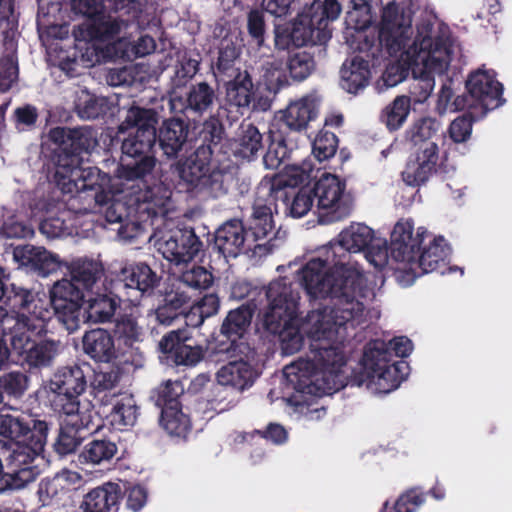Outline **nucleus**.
Returning a JSON list of instances; mask_svg holds the SVG:
<instances>
[{"mask_svg":"<svg viewBox=\"0 0 512 512\" xmlns=\"http://www.w3.org/2000/svg\"><path fill=\"white\" fill-rule=\"evenodd\" d=\"M183 393L179 381L167 380L156 389V404L162 409L165 407H179L178 397Z\"/></svg>","mask_w":512,"mask_h":512,"instance_id":"13d9d810","label":"nucleus"},{"mask_svg":"<svg viewBox=\"0 0 512 512\" xmlns=\"http://www.w3.org/2000/svg\"><path fill=\"white\" fill-rule=\"evenodd\" d=\"M452 85L453 83L451 80H446L437 93L435 109L440 115H443L448 111H456L462 108L458 98L452 101L454 97V89Z\"/></svg>","mask_w":512,"mask_h":512,"instance_id":"69168bd1","label":"nucleus"},{"mask_svg":"<svg viewBox=\"0 0 512 512\" xmlns=\"http://www.w3.org/2000/svg\"><path fill=\"white\" fill-rule=\"evenodd\" d=\"M71 279L85 294L100 290L103 268L100 262L91 259H77L69 266Z\"/></svg>","mask_w":512,"mask_h":512,"instance_id":"c756f323","label":"nucleus"},{"mask_svg":"<svg viewBox=\"0 0 512 512\" xmlns=\"http://www.w3.org/2000/svg\"><path fill=\"white\" fill-rule=\"evenodd\" d=\"M31 422H33L32 428L27 417L20 414L6 413L2 410L0 411V435L14 440V448H18L20 445L33 448L38 435L43 436L41 445V457L43 458L42 453L46 444L48 425L41 420H31Z\"/></svg>","mask_w":512,"mask_h":512,"instance_id":"aec40b11","label":"nucleus"},{"mask_svg":"<svg viewBox=\"0 0 512 512\" xmlns=\"http://www.w3.org/2000/svg\"><path fill=\"white\" fill-rule=\"evenodd\" d=\"M336 148V136L328 131H320L312 143V154L321 162L334 156Z\"/></svg>","mask_w":512,"mask_h":512,"instance_id":"4d7b16f0","label":"nucleus"},{"mask_svg":"<svg viewBox=\"0 0 512 512\" xmlns=\"http://www.w3.org/2000/svg\"><path fill=\"white\" fill-rule=\"evenodd\" d=\"M214 89L205 82L193 85L186 94L185 100L171 98V106L174 110H190L197 114L207 112L215 101Z\"/></svg>","mask_w":512,"mask_h":512,"instance_id":"7c9ffc66","label":"nucleus"},{"mask_svg":"<svg viewBox=\"0 0 512 512\" xmlns=\"http://www.w3.org/2000/svg\"><path fill=\"white\" fill-rule=\"evenodd\" d=\"M119 382L118 375L115 372L96 373L92 381V389L95 397L100 400L103 406L107 405V393L116 388Z\"/></svg>","mask_w":512,"mask_h":512,"instance_id":"680f3d73","label":"nucleus"},{"mask_svg":"<svg viewBox=\"0 0 512 512\" xmlns=\"http://www.w3.org/2000/svg\"><path fill=\"white\" fill-rule=\"evenodd\" d=\"M364 256L367 262L375 269H384L390 263L387 241L384 238L376 236L372 243L365 249Z\"/></svg>","mask_w":512,"mask_h":512,"instance_id":"5fc2aeb1","label":"nucleus"},{"mask_svg":"<svg viewBox=\"0 0 512 512\" xmlns=\"http://www.w3.org/2000/svg\"><path fill=\"white\" fill-rule=\"evenodd\" d=\"M290 154L285 139L279 134H271V142L263 158L264 165L267 169H277Z\"/></svg>","mask_w":512,"mask_h":512,"instance_id":"3c124183","label":"nucleus"},{"mask_svg":"<svg viewBox=\"0 0 512 512\" xmlns=\"http://www.w3.org/2000/svg\"><path fill=\"white\" fill-rule=\"evenodd\" d=\"M449 255L450 248L446 240L442 236L430 234L419 252L407 263V267L399 272L398 282L403 286H409L423 274L434 271L445 274Z\"/></svg>","mask_w":512,"mask_h":512,"instance_id":"4468645a","label":"nucleus"},{"mask_svg":"<svg viewBox=\"0 0 512 512\" xmlns=\"http://www.w3.org/2000/svg\"><path fill=\"white\" fill-rule=\"evenodd\" d=\"M300 282L311 299L335 300L333 307L313 310L301 321L297 316L283 323L279 331L282 352L292 355L300 351L306 336L309 341L310 358L300 359L311 364V371H323V365L316 359L317 347L333 348L339 342L348 361L346 341L349 332L365 320L363 298L368 295L365 280L354 263L343 270L340 278L327 274L320 260L308 261L298 270Z\"/></svg>","mask_w":512,"mask_h":512,"instance_id":"f257e3e1","label":"nucleus"},{"mask_svg":"<svg viewBox=\"0 0 512 512\" xmlns=\"http://www.w3.org/2000/svg\"><path fill=\"white\" fill-rule=\"evenodd\" d=\"M317 347L316 359L323 365V371L312 372L307 361H296L283 370L284 401L293 412L307 421H317L326 415V410L317 399L330 395L347 385L348 369L346 356L338 343L333 348Z\"/></svg>","mask_w":512,"mask_h":512,"instance_id":"7ed1b4c3","label":"nucleus"},{"mask_svg":"<svg viewBox=\"0 0 512 512\" xmlns=\"http://www.w3.org/2000/svg\"><path fill=\"white\" fill-rule=\"evenodd\" d=\"M86 386L84 371L77 365L58 369L47 385L48 390L60 398L63 413L70 417L69 425L76 430L97 431L99 425L94 424L92 404L79 400Z\"/></svg>","mask_w":512,"mask_h":512,"instance_id":"9d476101","label":"nucleus"},{"mask_svg":"<svg viewBox=\"0 0 512 512\" xmlns=\"http://www.w3.org/2000/svg\"><path fill=\"white\" fill-rule=\"evenodd\" d=\"M473 119L462 115L454 119L448 128V135L454 143H465L472 135Z\"/></svg>","mask_w":512,"mask_h":512,"instance_id":"338daca9","label":"nucleus"},{"mask_svg":"<svg viewBox=\"0 0 512 512\" xmlns=\"http://www.w3.org/2000/svg\"><path fill=\"white\" fill-rule=\"evenodd\" d=\"M318 108L319 99L315 94L302 96L288 104L283 111V120L291 130L300 131L316 118Z\"/></svg>","mask_w":512,"mask_h":512,"instance_id":"cd10ccee","label":"nucleus"},{"mask_svg":"<svg viewBox=\"0 0 512 512\" xmlns=\"http://www.w3.org/2000/svg\"><path fill=\"white\" fill-rule=\"evenodd\" d=\"M287 68L293 79L301 81L312 73L315 61L312 55L306 51L296 52L288 58Z\"/></svg>","mask_w":512,"mask_h":512,"instance_id":"603ef678","label":"nucleus"},{"mask_svg":"<svg viewBox=\"0 0 512 512\" xmlns=\"http://www.w3.org/2000/svg\"><path fill=\"white\" fill-rule=\"evenodd\" d=\"M83 349L96 361L109 362L116 356L114 340L108 331L98 328L83 337Z\"/></svg>","mask_w":512,"mask_h":512,"instance_id":"72a5a7b5","label":"nucleus"},{"mask_svg":"<svg viewBox=\"0 0 512 512\" xmlns=\"http://www.w3.org/2000/svg\"><path fill=\"white\" fill-rule=\"evenodd\" d=\"M74 223L69 211H62L56 216H49L40 223V232L47 238H60L74 233Z\"/></svg>","mask_w":512,"mask_h":512,"instance_id":"de8ad7c7","label":"nucleus"},{"mask_svg":"<svg viewBox=\"0 0 512 512\" xmlns=\"http://www.w3.org/2000/svg\"><path fill=\"white\" fill-rule=\"evenodd\" d=\"M262 135L252 124L242 125L237 137L231 143L235 156L251 160L262 149Z\"/></svg>","mask_w":512,"mask_h":512,"instance_id":"4c0bfd02","label":"nucleus"},{"mask_svg":"<svg viewBox=\"0 0 512 512\" xmlns=\"http://www.w3.org/2000/svg\"><path fill=\"white\" fill-rule=\"evenodd\" d=\"M410 109V98L405 95L397 96L383 109L381 121L389 131H396L406 122Z\"/></svg>","mask_w":512,"mask_h":512,"instance_id":"c03bdc74","label":"nucleus"},{"mask_svg":"<svg viewBox=\"0 0 512 512\" xmlns=\"http://www.w3.org/2000/svg\"><path fill=\"white\" fill-rule=\"evenodd\" d=\"M117 452L114 442L101 439L88 443L82 451L80 458L87 463L101 464L111 460Z\"/></svg>","mask_w":512,"mask_h":512,"instance_id":"09e8293b","label":"nucleus"},{"mask_svg":"<svg viewBox=\"0 0 512 512\" xmlns=\"http://www.w3.org/2000/svg\"><path fill=\"white\" fill-rule=\"evenodd\" d=\"M119 280L122 289L119 298L137 305L143 296L153 292L158 285L159 277L147 264L133 263L121 269Z\"/></svg>","mask_w":512,"mask_h":512,"instance_id":"6ab92c4d","label":"nucleus"},{"mask_svg":"<svg viewBox=\"0 0 512 512\" xmlns=\"http://www.w3.org/2000/svg\"><path fill=\"white\" fill-rule=\"evenodd\" d=\"M117 59L132 60L152 53L156 48L155 40L149 35H141L131 42L123 37L115 41Z\"/></svg>","mask_w":512,"mask_h":512,"instance_id":"79ce46f5","label":"nucleus"},{"mask_svg":"<svg viewBox=\"0 0 512 512\" xmlns=\"http://www.w3.org/2000/svg\"><path fill=\"white\" fill-rule=\"evenodd\" d=\"M286 202L287 213L293 218L304 217L315 205L314 195L311 189L302 188L291 198L282 192Z\"/></svg>","mask_w":512,"mask_h":512,"instance_id":"8fccbe9b","label":"nucleus"},{"mask_svg":"<svg viewBox=\"0 0 512 512\" xmlns=\"http://www.w3.org/2000/svg\"><path fill=\"white\" fill-rule=\"evenodd\" d=\"M28 261L43 274L54 271L60 264L57 255L50 253L42 247L27 248Z\"/></svg>","mask_w":512,"mask_h":512,"instance_id":"6e6d98bb","label":"nucleus"},{"mask_svg":"<svg viewBox=\"0 0 512 512\" xmlns=\"http://www.w3.org/2000/svg\"><path fill=\"white\" fill-rule=\"evenodd\" d=\"M421 40L420 50L412 57L414 83L409 98L415 104H422L430 97L435 87V76L447 72L454 52L452 41L445 31L436 42L425 38Z\"/></svg>","mask_w":512,"mask_h":512,"instance_id":"1a4fd4ad","label":"nucleus"},{"mask_svg":"<svg viewBox=\"0 0 512 512\" xmlns=\"http://www.w3.org/2000/svg\"><path fill=\"white\" fill-rule=\"evenodd\" d=\"M376 238L375 232L372 228L364 223H351L348 227L343 229L335 243L331 244L329 248L325 249L326 257H313L312 260H320L324 263L325 270L329 277L340 278L343 270L350 266V263H354L358 272L363 276L368 290V295L363 298L364 311L369 300L373 297V290L368 284L367 277L363 272L359 263L351 256L346 253L339 254L341 250L350 253L364 252L365 249L372 243Z\"/></svg>","mask_w":512,"mask_h":512,"instance_id":"9b49d317","label":"nucleus"},{"mask_svg":"<svg viewBox=\"0 0 512 512\" xmlns=\"http://www.w3.org/2000/svg\"><path fill=\"white\" fill-rule=\"evenodd\" d=\"M49 138L59 145L61 153L55 170V182L65 194H73L95 185H107L110 176L102 174L97 167L83 166L79 153L89 152L96 144V135L88 127L77 129L54 128Z\"/></svg>","mask_w":512,"mask_h":512,"instance_id":"39448f33","label":"nucleus"},{"mask_svg":"<svg viewBox=\"0 0 512 512\" xmlns=\"http://www.w3.org/2000/svg\"><path fill=\"white\" fill-rule=\"evenodd\" d=\"M265 295L267 305L261 313L263 327L269 332L279 331L283 323L298 314V288L287 277H281L269 283Z\"/></svg>","mask_w":512,"mask_h":512,"instance_id":"f8f14e48","label":"nucleus"},{"mask_svg":"<svg viewBox=\"0 0 512 512\" xmlns=\"http://www.w3.org/2000/svg\"><path fill=\"white\" fill-rule=\"evenodd\" d=\"M180 179L189 187L205 191L211 197H219L225 193L224 175L217 170L211 171L205 159L197 153L176 166Z\"/></svg>","mask_w":512,"mask_h":512,"instance_id":"f3484780","label":"nucleus"},{"mask_svg":"<svg viewBox=\"0 0 512 512\" xmlns=\"http://www.w3.org/2000/svg\"><path fill=\"white\" fill-rule=\"evenodd\" d=\"M319 221L333 223L347 217L351 211V199L346 183L338 176L324 173L312 189Z\"/></svg>","mask_w":512,"mask_h":512,"instance_id":"ddd939ff","label":"nucleus"},{"mask_svg":"<svg viewBox=\"0 0 512 512\" xmlns=\"http://www.w3.org/2000/svg\"><path fill=\"white\" fill-rule=\"evenodd\" d=\"M433 173V170L411 157L402 172V178L407 185L416 187L425 183Z\"/></svg>","mask_w":512,"mask_h":512,"instance_id":"052dcab7","label":"nucleus"},{"mask_svg":"<svg viewBox=\"0 0 512 512\" xmlns=\"http://www.w3.org/2000/svg\"><path fill=\"white\" fill-rule=\"evenodd\" d=\"M188 127L182 120L168 119L159 129L158 139L161 149L168 157H174L187 140Z\"/></svg>","mask_w":512,"mask_h":512,"instance_id":"f704fd0d","label":"nucleus"},{"mask_svg":"<svg viewBox=\"0 0 512 512\" xmlns=\"http://www.w3.org/2000/svg\"><path fill=\"white\" fill-rule=\"evenodd\" d=\"M158 251L168 261L179 265L191 261L200 251L201 242L192 230L176 229L163 234H154Z\"/></svg>","mask_w":512,"mask_h":512,"instance_id":"4be33fe9","label":"nucleus"},{"mask_svg":"<svg viewBox=\"0 0 512 512\" xmlns=\"http://www.w3.org/2000/svg\"><path fill=\"white\" fill-rule=\"evenodd\" d=\"M144 329L135 318L125 316L119 319L115 325V335L119 346L124 345L126 348H132L144 338Z\"/></svg>","mask_w":512,"mask_h":512,"instance_id":"49530a36","label":"nucleus"},{"mask_svg":"<svg viewBox=\"0 0 512 512\" xmlns=\"http://www.w3.org/2000/svg\"><path fill=\"white\" fill-rule=\"evenodd\" d=\"M340 12L341 6L337 0H324V3L313 2L297 15L291 27L276 29V47L285 49L290 43L298 47L308 44H325L332 35L330 23L339 17Z\"/></svg>","mask_w":512,"mask_h":512,"instance_id":"0eeeda50","label":"nucleus"},{"mask_svg":"<svg viewBox=\"0 0 512 512\" xmlns=\"http://www.w3.org/2000/svg\"><path fill=\"white\" fill-rule=\"evenodd\" d=\"M105 422L114 430L123 431L135 425L138 418V406L131 395H123L112 403V408L102 411Z\"/></svg>","mask_w":512,"mask_h":512,"instance_id":"2f4dec72","label":"nucleus"},{"mask_svg":"<svg viewBox=\"0 0 512 512\" xmlns=\"http://www.w3.org/2000/svg\"><path fill=\"white\" fill-rule=\"evenodd\" d=\"M274 229V221L272 216V209L266 204L256 201L253 206V213L249 221L248 233L253 240V244H261L260 241L264 240ZM265 246L269 242L264 243ZM262 250H268L266 247Z\"/></svg>","mask_w":512,"mask_h":512,"instance_id":"58836bf2","label":"nucleus"},{"mask_svg":"<svg viewBox=\"0 0 512 512\" xmlns=\"http://www.w3.org/2000/svg\"><path fill=\"white\" fill-rule=\"evenodd\" d=\"M412 22V12L408 8L395 2L383 8L378 40L381 50L392 59L377 82L380 91L397 86L412 72V57L420 50L421 38L436 42L444 32L436 22L423 21L417 25L414 35Z\"/></svg>","mask_w":512,"mask_h":512,"instance_id":"20e7f679","label":"nucleus"},{"mask_svg":"<svg viewBox=\"0 0 512 512\" xmlns=\"http://www.w3.org/2000/svg\"><path fill=\"white\" fill-rule=\"evenodd\" d=\"M212 282V274L201 266H192L183 271L179 279V283L188 289H206Z\"/></svg>","mask_w":512,"mask_h":512,"instance_id":"864d4df0","label":"nucleus"},{"mask_svg":"<svg viewBox=\"0 0 512 512\" xmlns=\"http://www.w3.org/2000/svg\"><path fill=\"white\" fill-rule=\"evenodd\" d=\"M225 83V101L228 105L242 109L249 108L253 97V83L246 71L232 70Z\"/></svg>","mask_w":512,"mask_h":512,"instance_id":"c85d7f7f","label":"nucleus"},{"mask_svg":"<svg viewBox=\"0 0 512 512\" xmlns=\"http://www.w3.org/2000/svg\"><path fill=\"white\" fill-rule=\"evenodd\" d=\"M414 145L428 141L442 143L441 123L432 117H424L413 123L408 131Z\"/></svg>","mask_w":512,"mask_h":512,"instance_id":"a18cd8bd","label":"nucleus"},{"mask_svg":"<svg viewBox=\"0 0 512 512\" xmlns=\"http://www.w3.org/2000/svg\"><path fill=\"white\" fill-rule=\"evenodd\" d=\"M340 77L341 87L348 93L356 94L369 82V64L360 57L347 60L342 65Z\"/></svg>","mask_w":512,"mask_h":512,"instance_id":"473e14b6","label":"nucleus"},{"mask_svg":"<svg viewBox=\"0 0 512 512\" xmlns=\"http://www.w3.org/2000/svg\"><path fill=\"white\" fill-rule=\"evenodd\" d=\"M431 233L423 227L415 228L414 221L402 218L396 222L391 232V260L397 275L407 267Z\"/></svg>","mask_w":512,"mask_h":512,"instance_id":"dca6fc26","label":"nucleus"},{"mask_svg":"<svg viewBox=\"0 0 512 512\" xmlns=\"http://www.w3.org/2000/svg\"><path fill=\"white\" fill-rule=\"evenodd\" d=\"M18 79V63L14 53L0 59V92L8 91Z\"/></svg>","mask_w":512,"mask_h":512,"instance_id":"e2e57ef3","label":"nucleus"},{"mask_svg":"<svg viewBox=\"0 0 512 512\" xmlns=\"http://www.w3.org/2000/svg\"><path fill=\"white\" fill-rule=\"evenodd\" d=\"M314 172L311 159H305L301 163L286 165L284 169L273 176H265L259 189L267 192L274 199L282 198V192L287 187H296L309 181Z\"/></svg>","mask_w":512,"mask_h":512,"instance_id":"b1692460","label":"nucleus"},{"mask_svg":"<svg viewBox=\"0 0 512 512\" xmlns=\"http://www.w3.org/2000/svg\"><path fill=\"white\" fill-rule=\"evenodd\" d=\"M469 94L468 106L479 108L484 113L494 110L504 103L502 97L503 87L496 80L493 70L480 68L470 74L466 81Z\"/></svg>","mask_w":512,"mask_h":512,"instance_id":"a211bd4d","label":"nucleus"},{"mask_svg":"<svg viewBox=\"0 0 512 512\" xmlns=\"http://www.w3.org/2000/svg\"><path fill=\"white\" fill-rule=\"evenodd\" d=\"M102 102V99H98L89 92L81 91L75 105L81 118L94 119L102 112Z\"/></svg>","mask_w":512,"mask_h":512,"instance_id":"0e129e2a","label":"nucleus"},{"mask_svg":"<svg viewBox=\"0 0 512 512\" xmlns=\"http://www.w3.org/2000/svg\"><path fill=\"white\" fill-rule=\"evenodd\" d=\"M156 123L157 114L154 110L131 107L119 126V133L129 131V135L123 139L124 156L116 175L110 177V182L103 187L95 185L71 194L73 201L69 209L75 213L96 212L103 215L108 224L120 225L129 215V208L124 202L128 197L133 203L152 205L146 210L163 206L168 196L157 197L154 189L160 191L161 187L152 188L149 185L156 159L144 155L156 141Z\"/></svg>","mask_w":512,"mask_h":512,"instance_id":"f03ea898","label":"nucleus"},{"mask_svg":"<svg viewBox=\"0 0 512 512\" xmlns=\"http://www.w3.org/2000/svg\"><path fill=\"white\" fill-rule=\"evenodd\" d=\"M425 502V495L418 489H411L393 502L396 512H416Z\"/></svg>","mask_w":512,"mask_h":512,"instance_id":"774afa93","label":"nucleus"},{"mask_svg":"<svg viewBox=\"0 0 512 512\" xmlns=\"http://www.w3.org/2000/svg\"><path fill=\"white\" fill-rule=\"evenodd\" d=\"M408 374V363L391 359L385 341L377 339L366 345L362 370L353 381L373 394H387L396 390Z\"/></svg>","mask_w":512,"mask_h":512,"instance_id":"6e6552de","label":"nucleus"},{"mask_svg":"<svg viewBox=\"0 0 512 512\" xmlns=\"http://www.w3.org/2000/svg\"><path fill=\"white\" fill-rule=\"evenodd\" d=\"M85 314H82V322L90 321L100 323L108 321L115 313L118 301L106 293H100V290L94 293L86 294Z\"/></svg>","mask_w":512,"mask_h":512,"instance_id":"e433bc0d","label":"nucleus"},{"mask_svg":"<svg viewBox=\"0 0 512 512\" xmlns=\"http://www.w3.org/2000/svg\"><path fill=\"white\" fill-rule=\"evenodd\" d=\"M80 481L81 476L78 472L67 469L60 471L52 478L41 480L37 490L39 502L42 506L57 503Z\"/></svg>","mask_w":512,"mask_h":512,"instance_id":"a878e982","label":"nucleus"},{"mask_svg":"<svg viewBox=\"0 0 512 512\" xmlns=\"http://www.w3.org/2000/svg\"><path fill=\"white\" fill-rule=\"evenodd\" d=\"M257 377V370L242 359L230 361L216 372V381L219 385L230 387L237 392L250 388Z\"/></svg>","mask_w":512,"mask_h":512,"instance_id":"bb28decb","label":"nucleus"},{"mask_svg":"<svg viewBox=\"0 0 512 512\" xmlns=\"http://www.w3.org/2000/svg\"><path fill=\"white\" fill-rule=\"evenodd\" d=\"M160 424L172 437L185 439L191 430L189 417L179 407H165L161 412Z\"/></svg>","mask_w":512,"mask_h":512,"instance_id":"a19ab883","label":"nucleus"},{"mask_svg":"<svg viewBox=\"0 0 512 512\" xmlns=\"http://www.w3.org/2000/svg\"><path fill=\"white\" fill-rule=\"evenodd\" d=\"M252 316L253 308L250 305H242L230 311L222 324L221 332L234 342L246 331Z\"/></svg>","mask_w":512,"mask_h":512,"instance_id":"37998d69","label":"nucleus"},{"mask_svg":"<svg viewBox=\"0 0 512 512\" xmlns=\"http://www.w3.org/2000/svg\"><path fill=\"white\" fill-rule=\"evenodd\" d=\"M262 78L269 92L273 93L278 92L288 83L286 71L280 61L267 63Z\"/></svg>","mask_w":512,"mask_h":512,"instance_id":"bf43d9fd","label":"nucleus"},{"mask_svg":"<svg viewBox=\"0 0 512 512\" xmlns=\"http://www.w3.org/2000/svg\"><path fill=\"white\" fill-rule=\"evenodd\" d=\"M215 246L225 258H235L241 253L253 251L261 254L265 244H253V240L239 220L224 223L216 232Z\"/></svg>","mask_w":512,"mask_h":512,"instance_id":"5701e85b","label":"nucleus"},{"mask_svg":"<svg viewBox=\"0 0 512 512\" xmlns=\"http://www.w3.org/2000/svg\"><path fill=\"white\" fill-rule=\"evenodd\" d=\"M121 494L120 486L108 482L90 491L83 502V509L90 512H110L116 509Z\"/></svg>","mask_w":512,"mask_h":512,"instance_id":"c9c22d12","label":"nucleus"},{"mask_svg":"<svg viewBox=\"0 0 512 512\" xmlns=\"http://www.w3.org/2000/svg\"><path fill=\"white\" fill-rule=\"evenodd\" d=\"M59 349L60 343L57 341L45 340L37 344L33 342L21 357L31 367H45L52 363Z\"/></svg>","mask_w":512,"mask_h":512,"instance_id":"ea45409f","label":"nucleus"},{"mask_svg":"<svg viewBox=\"0 0 512 512\" xmlns=\"http://www.w3.org/2000/svg\"><path fill=\"white\" fill-rule=\"evenodd\" d=\"M86 298V294L71 279H62L57 281L50 290V301H47L48 307L52 306V315L54 314L68 332L77 330L82 322L81 301Z\"/></svg>","mask_w":512,"mask_h":512,"instance_id":"2eb2a0df","label":"nucleus"},{"mask_svg":"<svg viewBox=\"0 0 512 512\" xmlns=\"http://www.w3.org/2000/svg\"><path fill=\"white\" fill-rule=\"evenodd\" d=\"M13 305L20 306L22 312L9 314L0 307V330L13 351L21 356L36 337L46 333L52 311L44 298L22 288L15 292Z\"/></svg>","mask_w":512,"mask_h":512,"instance_id":"423d86ee","label":"nucleus"},{"mask_svg":"<svg viewBox=\"0 0 512 512\" xmlns=\"http://www.w3.org/2000/svg\"><path fill=\"white\" fill-rule=\"evenodd\" d=\"M72 9L87 18L84 27L93 29V35H117L124 25L107 12L104 0H73Z\"/></svg>","mask_w":512,"mask_h":512,"instance_id":"393cba45","label":"nucleus"},{"mask_svg":"<svg viewBox=\"0 0 512 512\" xmlns=\"http://www.w3.org/2000/svg\"><path fill=\"white\" fill-rule=\"evenodd\" d=\"M87 32L88 40H80L76 44V49L79 56L71 63L61 65V69L67 73L68 76H74V68L71 65H82L84 67H92L101 61L115 60L116 47L115 41L110 40L115 35H93V29H85Z\"/></svg>","mask_w":512,"mask_h":512,"instance_id":"412c9836","label":"nucleus"}]
</instances>
